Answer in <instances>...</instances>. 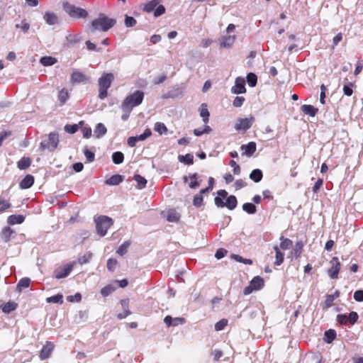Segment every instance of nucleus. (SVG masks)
I'll return each instance as SVG.
<instances>
[{"mask_svg": "<svg viewBox=\"0 0 363 363\" xmlns=\"http://www.w3.org/2000/svg\"><path fill=\"white\" fill-rule=\"evenodd\" d=\"M25 220L22 215H11L8 218V223L10 225L21 224Z\"/></svg>", "mask_w": 363, "mask_h": 363, "instance_id": "29", "label": "nucleus"}, {"mask_svg": "<svg viewBox=\"0 0 363 363\" xmlns=\"http://www.w3.org/2000/svg\"><path fill=\"white\" fill-rule=\"evenodd\" d=\"M114 79V75L112 73H104L99 79V98L104 99L108 96V89Z\"/></svg>", "mask_w": 363, "mask_h": 363, "instance_id": "4", "label": "nucleus"}, {"mask_svg": "<svg viewBox=\"0 0 363 363\" xmlns=\"http://www.w3.org/2000/svg\"><path fill=\"white\" fill-rule=\"evenodd\" d=\"M136 23H137V21L133 17L125 15V25L126 27H128V28L133 27L134 26L136 25Z\"/></svg>", "mask_w": 363, "mask_h": 363, "instance_id": "53", "label": "nucleus"}, {"mask_svg": "<svg viewBox=\"0 0 363 363\" xmlns=\"http://www.w3.org/2000/svg\"><path fill=\"white\" fill-rule=\"evenodd\" d=\"M63 9L66 13H67L72 18H85L88 16V12L85 9L77 7L68 2H65L63 4Z\"/></svg>", "mask_w": 363, "mask_h": 363, "instance_id": "6", "label": "nucleus"}, {"mask_svg": "<svg viewBox=\"0 0 363 363\" xmlns=\"http://www.w3.org/2000/svg\"><path fill=\"white\" fill-rule=\"evenodd\" d=\"M40 62L43 66H51L57 62V59L51 56H45L40 58Z\"/></svg>", "mask_w": 363, "mask_h": 363, "instance_id": "34", "label": "nucleus"}, {"mask_svg": "<svg viewBox=\"0 0 363 363\" xmlns=\"http://www.w3.org/2000/svg\"><path fill=\"white\" fill-rule=\"evenodd\" d=\"M274 250L276 252V255H275L276 260L274 262V264L277 266H279L284 262V254L281 252L279 247L277 245L274 247Z\"/></svg>", "mask_w": 363, "mask_h": 363, "instance_id": "28", "label": "nucleus"}, {"mask_svg": "<svg viewBox=\"0 0 363 363\" xmlns=\"http://www.w3.org/2000/svg\"><path fill=\"white\" fill-rule=\"evenodd\" d=\"M217 195L218 196L214 199V202L217 207H226L231 211L236 208L238 201L235 196L230 195L228 196V192L224 189L218 190Z\"/></svg>", "mask_w": 363, "mask_h": 363, "instance_id": "2", "label": "nucleus"}, {"mask_svg": "<svg viewBox=\"0 0 363 363\" xmlns=\"http://www.w3.org/2000/svg\"><path fill=\"white\" fill-rule=\"evenodd\" d=\"M87 80L86 77L78 70H74L71 74V82L72 84L81 83Z\"/></svg>", "mask_w": 363, "mask_h": 363, "instance_id": "17", "label": "nucleus"}, {"mask_svg": "<svg viewBox=\"0 0 363 363\" xmlns=\"http://www.w3.org/2000/svg\"><path fill=\"white\" fill-rule=\"evenodd\" d=\"M231 91L236 94L246 92L245 82L243 78H236L235 85L232 87Z\"/></svg>", "mask_w": 363, "mask_h": 363, "instance_id": "11", "label": "nucleus"}, {"mask_svg": "<svg viewBox=\"0 0 363 363\" xmlns=\"http://www.w3.org/2000/svg\"><path fill=\"white\" fill-rule=\"evenodd\" d=\"M242 210L249 214H254L257 208L255 205L252 203H245L242 205Z\"/></svg>", "mask_w": 363, "mask_h": 363, "instance_id": "44", "label": "nucleus"}, {"mask_svg": "<svg viewBox=\"0 0 363 363\" xmlns=\"http://www.w3.org/2000/svg\"><path fill=\"white\" fill-rule=\"evenodd\" d=\"M97 233L100 236H104L108 228L113 225V220L106 216H100L94 219Z\"/></svg>", "mask_w": 363, "mask_h": 363, "instance_id": "5", "label": "nucleus"}, {"mask_svg": "<svg viewBox=\"0 0 363 363\" xmlns=\"http://www.w3.org/2000/svg\"><path fill=\"white\" fill-rule=\"evenodd\" d=\"M203 196H201L199 194L194 196V200H193V203L195 206L200 207L203 204Z\"/></svg>", "mask_w": 363, "mask_h": 363, "instance_id": "60", "label": "nucleus"}, {"mask_svg": "<svg viewBox=\"0 0 363 363\" xmlns=\"http://www.w3.org/2000/svg\"><path fill=\"white\" fill-rule=\"evenodd\" d=\"M152 135L151 130L149 128H147L145 130L144 133L143 134H140V135H137L136 138L138 141L145 140L147 138H149Z\"/></svg>", "mask_w": 363, "mask_h": 363, "instance_id": "59", "label": "nucleus"}, {"mask_svg": "<svg viewBox=\"0 0 363 363\" xmlns=\"http://www.w3.org/2000/svg\"><path fill=\"white\" fill-rule=\"evenodd\" d=\"M250 284L252 285L255 290H259L264 286V282L262 278L257 276L251 280Z\"/></svg>", "mask_w": 363, "mask_h": 363, "instance_id": "26", "label": "nucleus"}, {"mask_svg": "<svg viewBox=\"0 0 363 363\" xmlns=\"http://www.w3.org/2000/svg\"><path fill=\"white\" fill-rule=\"evenodd\" d=\"M179 218L180 216L175 210H170L168 211L167 220L169 222H178Z\"/></svg>", "mask_w": 363, "mask_h": 363, "instance_id": "37", "label": "nucleus"}, {"mask_svg": "<svg viewBox=\"0 0 363 363\" xmlns=\"http://www.w3.org/2000/svg\"><path fill=\"white\" fill-rule=\"evenodd\" d=\"M247 82L250 86L254 87L256 86L257 82V77L255 74L254 73H249L247 75Z\"/></svg>", "mask_w": 363, "mask_h": 363, "instance_id": "46", "label": "nucleus"}, {"mask_svg": "<svg viewBox=\"0 0 363 363\" xmlns=\"http://www.w3.org/2000/svg\"><path fill=\"white\" fill-rule=\"evenodd\" d=\"M242 150H244L242 155L247 157H251L257 150V145L255 142H250L247 145H242L240 147Z\"/></svg>", "mask_w": 363, "mask_h": 363, "instance_id": "16", "label": "nucleus"}, {"mask_svg": "<svg viewBox=\"0 0 363 363\" xmlns=\"http://www.w3.org/2000/svg\"><path fill=\"white\" fill-rule=\"evenodd\" d=\"M323 185V179L319 178L315 183L314 184L313 186L312 187V191L314 194H317L318 191L322 188Z\"/></svg>", "mask_w": 363, "mask_h": 363, "instance_id": "56", "label": "nucleus"}, {"mask_svg": "<svg viewBox=\"0 0 363 363\" xmlns=\"http://www.w3.org/2000/svg\"><path fill=\"white\" fill-rule=\"evenodd\" d=\"M59 143V135L57 133L52 132L48 135V138L45 141L40 143V148L42 150H48L50 151H54Z\"/></svg>", "mask_w": 363, "mask_h": 363, "instance_id": "7", "label": "nucleus"}, {"mask_svg": "<svg viewBox=\"0 0 363 363\" xmlns=\"http://www.w3.org/2000/svg\"><path fill=\"white\" fill-rule=\"evenodd\" d=\"M164 323L166 324L167 327L170 326H177L179 325H182L185 323V318L182 317H178L173 318L170 315H167L164 318Z\"/></svg>", "mask_w": 363, "mask_h": 363, "instance_id": "13", "label": "nucleus"}, {"mask_svg": "<svg viewBox=\"0 0 363 363\" xmlns=\"http://www.w3.org/2000/svg\"><path fill=\"white\" fill-rule=\"evenodd\" d=\"M199 113L200 116L203 119L204 124H207L209 121L210 113L208 111V106L206 104H201L199 107Z\"/></svg>", "mask_w": 363, "mask_h": 363, "instance_id": "19", "label": "nucleus"}, {"mask_svg": "<svg viewBox=\"0 0 363 363\" xmlns=\"http://www.w3.org/2000/svg\"><path fill=\"white\" fill-rule=\"evenodd\" d=\"M13 233L14 231L10 227H5L1 231V237L5 242H8Z\"/></svg>", "mask_w": 363, "mask_h": 363, "instance_id": "32", "label": "nucleus"}, {"mask_svg": "<svg viewBox=\"0 0 363 363\" xmlns=\"http://www.w3.org/2000/svg\"><path fill=\"white\" fill-rule=\"evenodd\" d=\"M354 299L356 301H363V290H357L354 293Z\"/></svg>", "mask_w": 363, "mask_h": 363, "instance_id": "64", "label": "nucleus"}, {"mask_svg": "<svg viewBox=\"0 0 363 363\" xmlns=\"http://www.w3.org/2000/svg\"><path fill=\"white\" fill-rule=\"evenodd\" d=\"M232 257L235 259L237 262L244 263L245 264H252V261L250 259H244L241 256L238 255H233Z\"/></svg>", "mask_w": 363, "mask_h": 363, "instance_id": "58", "label": "nucleus"}, {"mask_svg": "<svg viewBox=\"0 0 363 363\" xmlns=\"http://www.w3.org/2000/svg\"><path fill=\"white\" fill-rule=\"evenodd\" d=\"M229 165L233 167V173L235 174H239L240 173L241 169L240 167L237 164L235 160H230L229 162Z\"/></svg>", "mask_w": 363, "mask_h": 363, "instance_id": "62", "label": "nucleus"}, {"mask_svg": "<svg viewBox=\"0 0 363 363\" xmlns=\"http://www.w3.org/2000/svg\"><path fill=\"white\" fill-rule=\"evenodd\" d=\"M153 11H154V16L155 18H157V17L163 15L165 13L166 9L163 5L159 4L158 6H157V7L155 8V9Z\"/></svg>", "mask_w": 363, "mask_h": 363, "instance_id": "52", "label": "nucleus"}, {"mask_svg": "<svg viewBox=\"0 0 363 363\" xmlns=\"http://www.w3.org/2000/svg\"><path fill=\"white\" fill-rule=\"evenodd\" d=\"M211 130H212L211 128L209 125H207L206 124V125H205V127H204V128L203 130H201V129H199V128L194 129V134L196 136H201L203 134L211 133Z\"/></svg>", "mask_w": 363, "mask_h": 363, "instance_id": "47", "label": "nucleus"}, {"mask_svg": "<svg viewBox=\"0 0 363 363\" xmlns=\"http://www.w3.org/2000/svg\"><path fill=\"white\" fill-rule=\"evenodd\" d=\"M337 321L342 325H345L349 323L348 317L346 314H338L337 315Z\"/></svg>", "mask_w": 363, "mask_h": 363, "instance_id": "57", "label": "nucleus"}, {"mask_svg": "<svg viewBox=\"0 0 363 363\" xmlns=\"http://www.w3.org/2000/svg\"><path fill=\"white\" fill-rule=\"evenodd\" d=\"M303 244L301 241H298L296 242L295 247L292 252L295 258H298L301 256L303 251Z\"/></svg>", "mask_w": 363, "mask_h": 363, "instance_id": "43", "label": "nucleus"}, {"mask_svg": "<svg viewBox=\"0 0 363 363\" xmlns=\"http://www.w3.org/2000/svg\"><path fill=\"white\" fill-rule=\"evenodd\" d=\"M31 162L32 160L30 157H23L17 162V167L22 170L26 169L30 166Z\"/></svg>", "mask_w": 363, "mask_h": 363, "instance_id": "27", "label": "nucleus"}, {"mask_svg": "<svg viewBox=\"0 0 363 363\" xmlns=\"http://www.w3.org/2000/svg\"><path fill=\"white\" fill-rule=\"evenodd\" d=\"M112 160L114 164H121L124 160V155L121 152H115L112 155Z\"/></svg>", "mask_w": 363, "mask_h": 363, "instance_id": "42", "label": "nucleus"}, {"mask_svg": "<svg viewBox=\"0 0 363 363\" xmlns=\"http://www.w3.org/2000/svg\"><path fill=\"white\" fill-rule=\"evenodd\" d=\"M117 264H118V262L116 259L110 258L107 261V265H106L107 269L109 271L113 272L115 269Z\"/></svg>", "mask_w": 363, "mask_h": 363, "instance_id": "61", "label": "nucleus"}, {"mask_svg": "<svg viewBox=\"0 0 363 363\" xmlns=\"http://www.w3.org/2000/svg\"><path fill=\"white\" fill-rule=\"evenodd\" d=\"M116 289V287L114 286L112 284H108L106 286L103 287L101 289V294L104 296H108L111 294H112L115 290Z\"/></svg>", "mask_w": 363, "mask_h": 363, "instance_id": "40", "label": "nucleus"}, {"mask_svg": "<svg viewBox=\"0 0 363 363\" xmlns=\"http://www.w3.org/2000/svg\"><path fill=\"white\" fill-rule=\"evenodd\" d=\"M340 291L336 290L333 294H328L325 296V300L323 306V310L326 311L333 305V301L335 298L340 296Z\"/></svg>", "mask_w": 363, "mask_h": 363, "instance_id": "14", "label": "nucleus"}, {"mask_svg": "<svg viewBox=\"0 0 363 363\" xmlns=\"http://www.w3.org/2000/svg\"><path fill=\"white\" fill-rule=\"evenodd\" d=\"M280 240L281 243L279 249H281L283 250H286L289 249L293 245V242L290 239L285 238L283 236L280 238Z\"/></svg>", "mask_w": 363, "mask_h": 363, "instance_id": "38", "label": "nucleus"}, {"mask_svg": "<svg viewBox=\"0 0 363 363\" xmlns=\"http://www.w3.org/2000/svg\"><path fill=\"white\" fill-rule=\"evenodd\" d=\"M199 176L197 173H194L190 174L189 177L184 176L183 181L184 182H187L188 179H190L191 182L189 184V186L191 189H196L200 186V182H199Z\"/></svg>", "mask_w": 363, "mask_h": 363, "instance_id": "15", "label": "nucleus"}, {"mask_svg": "<svg viewBox=\"0 0 363 363\" xmlns=\"http://www.w3.org/2000/svg\"><path fill=\"white\" fill-rule=\"evenodd\" d=\"M133 179L137 182V188L138 189H143L146 186L147 180L140 174H135Z\"/></svg>", "mask_w": 363, "mask_h": 363, "instance_id": "31", "label": "nucleus"}, {"mask_svg": "<svg viewBox=\"0 0 363 363\" xmlns=\"http://www.w3.org/2000/svg\"><path fill=\"white\" fill-rule=\"evenodd\" d=\"M79 129V127H78V125L77 124H73V125H69V124H67L65 126V130L68 133H70V134H74Z\"/></svg>", "mask_w": 363, "mask_h": 363, "instance_id": "55", "label": "nucleus"}, {"mask_svg": "<svg viewBox=\"0 0 363 363\" xmlns=\"http://www.w3.org/2000/svg\"><path fill=\"white\" fill-rule=\"evenodd\" d=\"M331 267L328 269V273L331 279H335L338 277V274L340 269V262L337 257H334L330 260Z\"/></svg>", "mask_w": 363, "mask_h": 363, "instance_id": "9", "label": "nucleus"}, {"mask_svg": "<svg viewBox=\"0 0 363 363\" xmlns=\"http://www.w3.org/2000/svg\"><path fill=\"white\" fill-rule=\"evenodd\" d=\"M30 280L29 278L25 277L21 279L17 284V288L19 290L28 288L30 286Z\"/></svg>", "mask_w": 363, "mask_h": 363, "instance_id": "48", "label": "nucleus"}, {"mask_svg": "<svg viewBox=\"0 0 363 363\" xmlns=\"http://www.w3.org/2000/svg\"><path fill=\"white\" fill-rule=\"evenodd\" d=\"M74 262H70L65 265L63 268L57 269L55 271V278L57 279H60L67 277L73 270Z\"/></svg>", "mask_w": 363, "mask_h": 363, "instance_id": "10", "label": "nucleus"}, {"mask_svg": "<svg viewBox=\"0 0 363 363\" xmlns=\"http://www.w3.org/2000/svg\"><path fill=\"white\" fill-rule=\"evenodd\" d=\"M130 245V242L126 241L123 242L117 250L116 253L119 255L123 256L127 252L128 248Z\"/></svg>", "mask_w": 363, "mask_h": 363, "instance_id": "50", "label": "nucleus"}, {"mask_svg": "<svg viewBox=\"0 0 363 363\" xmlns=\"http://www.w3.org/2000/svg\"><path fill=\"white\" fill-rule=\"evenodd\" d=\"M154 130L157 132L160 135L166 134L167 133V126L161 122H157L155 124Z\"/></svg>", "mask_w": 363, "mask_h": 363, "instance_id": "41", "label": "nucleus"}, {"mask_svg": "<svg viewBox=\"0 0 363 363\" xmlns=\"http://www.w3.org/2000/svg\"><path fill=\"white\" fill-rule=\"evenodd\" d=\"M54 345L50 342H47L46 344L43 347L40 352L39 357L41 360H45L50 356L53 349Z\"/></svg>", "mask_w": 363, "mask_h": 363, "instance_id": "12", "label": "nucleus"}, {"mask_svg": "<svg viewBox=\"0 0 363 363\" xmlns=\"http://www.w3.org/2000/svg\"><path fill=\"white\" fill-rule=\"evenodd\" d=\"M325 341L328 343H330L335 340V338L336 337V333L334 330H329L325 331Z\"/></svg>", "mask_w": 363, "mask_h": 363, "instance_id": "49", "label": "nucleus"}, {"mask_svg": "<svg viewBox=\"0 0 363 363\" xmlns=\"http://www.w3.org/2000/svg\"><path fill=\"white\" fill-rule=\"evenodd\" d=\"M347 317L348 321L351 325H354L357 322L359 318V315L355 311H351Z\"/></svg>", "mask_w": 363, "mask_h": 363, "instance_id": "54", "label": "nucleus"}, {"mask_svg": "<svg viewBox=\"0 0 363 363\" xmlns=\"http://www.w3.org/2000/svg\"><path fill=\"white\" fill-rule=\"evenodd\" d=\"M179 160L181 162H184L186 164H192L194 162V157L191 154H186L185 155L179 156Z\"/></svg>", "mask_w": 363, "mask_h": 363, "instance_id": "45", "label": "nucleus"}, {"mask_svg": "<svg viewBox=\"0 0 363 363\" xmlns=\"http://www.w3.org/2000/svg\"><path fill=\"white\" fill-rule=\"evenodd\" d=\"M161 1L162 0H150L143 5L142 9L144 12L150 13L155 9Z\"/></svg>", "mask_w": 363, "mask_h": 363, "instance_id": "21", "label": "nucleus"}, {"mask_svg": "<svg viewBox=\"0 0 363 363\" xmlns=\"http://www.w3.org/2000/svg\"><path fill=\"white\" fill-rule=\"evenodd\" d=\"M123 181V177L121 174H114L105 181L108 185H118Z\"/></svg>", "mask_w": 363, "mask_h": 363, "instance_id": "25", "label": "nucleus"}, {"mask_svg": "<svg viewBox=\"0 0 363 363\" xmlns=\"http://www.w3.org/2000/svg\"><path fill=\"white\" fill-rule=\"evenodd\" d=\"M301 109L304 114L308 115L312 117H314L318 112V108L314 107L312 105H302Z\"/></svg>", "mask_w": 363, "mask_h": 363, "instance_id": "23", "label": "nucleus"}, {"mask_svg": "<svg viewBox=\"0 0 363 363\" xmlns=\"http://www.w3.org/2000/svg\"><path fill=\"white\" fill-rule=\"evenodd\" d=\"M254 118H240L238 119L237 123L235 125V128L238 131H246L247 130L250 129L253 123Z\"/></svg>", "mask_w": 363, "mask_h": 363, "instance_id": "8", "label": "nucleus"}, {"mask_svg": "<svg viewBox=\"0 0 363 363\" xmlns=\"http://www.w3.org/2000/svg\"><path fill=\"white\" fill-rule=\"evenodd\" d=\"M228 321L225 318H223V319L220 320L218 322H217L215 324V330L217 331L223 330L225 328V326L228 325Z\"/></svg>", "mask_w": 363, "mask_h": 363, "instance_id": "51", "label": "nucleus"}, {"mask_svg": "<svg viewBox=\"0 0 363 363\" xmlns=\"http://www.w3.org/2000/svg\"><path fill=\"white\" fill-rule=\"evenodd\" d=\"M69 95L67 90H66L65 89H61L58 94V99L60 102V105L65 104V102L69 99Z\"/></svg>", "mask_w": 363, "mask_h": 363, "instance_id": "39", "label": "nucleus"}, {"mask_svg": "<svg viewBox=\"0 0 363 363\" xmlns=\"http://www.w3.org/2000/svg\"><path fill=\"white\" fill-rule=\"evenodd\" d=\"M235 36H228L225 37L221 41H220V47L221 48H229L235 42Z\"/></svg>", "mask_w": 363, "mask_h": 363, "instance_id": "36", "label": "nucleus"}, {"mask_svg": "<svg viewBox=\"0 0 363 363\" xmlns=\"http://www.w3.org/2000/svg\"><path fill=\"white\" fill-rule=\"evenodd\" d=\"M116 23L115 18H109L104 13H99L98 18L93 20L91 23L90 29L91 32L96 30L106 32L113 27Z\"/></svg>", "mask_w": 363, "mask_h": 363, "instance_id": "1", "label": "nucleus"}, {"mask_svg": "<svg viewBox=\"0 0 363 363\" xmlns=\"http://www.w3.org/2000/svg\"><path fill=\"white\" fill-rule=\"evenodd\" d=\"M145 94L143 91L136 90L133 94L128 95L122 101L121 109L133 111V108L138 106L143 103Z\"/></svg>", "mask_w": 363, "mask_h": 363, "instance_id": "3", "label": "nucleus"}, {"mask_svg": "<svg viewBox=\"0 0 363 363\" xmlns=\"http://www.w3.org/2000/svg\"><path fill=\"white\" fill-rule=\"evenodd\" d=\"M43 18L48 25L53 26L58 23V17L53 12H45Z\"/></svg>", "mask_w": 363, "mask_h": 363, "instance_id": "18", "label": "nucleus"}, {"mask_svg": "<svg viewBox=\"0 0 363 363\" xmlns=\"http://www.w3.org/2000/svg\"><path fill=\"white\" fill-rule=\"evenodd\" d=\"M263 177L262 172L259 169H253L250 174V178L255 182H259Z\"/></svg>", "mask_w": 363, "mask_h": 363, "instance_id": "30", "label": "nucleus"}, {"mask_svg": "<svg viewBox=\"0 0 363 363\" xmlns=\"http://www.w3.org/2000/svg\"><path fill=\"white\" fill-rule=\"evenodd\" d=\"M34 183V177L30 174H27L20 182L19 186L21 189H26L33 186Z\"/></svg>", "mask_w": 363, "mask_h": 363, "instance_id": "20", "label": "nucleus"}, {"mask_svg": "<svg viewBox=\"0 0 363 363\" xmlns=\"http://www.w3.org/2000/svg\"><path fill=\"white\" fill-rule=\"evenodd\" d=\"M47 303H59L62 304L63 303V296L61 294H58L46 298Z\"/></svg>", "mask_w": 363, "mask_h": 363, "instance_id": "35", "label": "nucleus"}, {"mask_svg": "<svg viewBox=\"0 0 363 363\" xmlns=\"http://www.w3.org/2000/svg\"><path fill=\"white\" fill-rule=\"evenodd\" d=\"M106 132H107V129H106V126L101 123H98L96 125L94 130V136L96 138H101L106 133Z\"/></svg>", "mask_w": 363, "mask_h": 363, "instance_id": "24", "label": "nucleus"}, {"mask_svg": "<svg viewBox=\"0 0 363 363\" xmlns=\"http://www.w3.org/2000/svg\"><path fill=\"white\" fill-rule=\"evenodd\" d=\"M245 99L243 96H236L233 102V105L235 107H240L242 106Z\"/></svg>", "mask_w": 363, "mask_h": 363, "instance_id": "63", "label": "nucleus"}, {"mask_svg": "<svg viewBox=\"0 0 363 363\" xmlns=\"http://www.w3.org/2000/svg\"><path fill=\"white\" fill-rule=\"evenodd\" d=\"M356 87L354 82H348L345 79L342 88L343 93L347 96H351L353 94V89Z\"/></svg>", "mask_w": 363, "mask_h": 363, "instance_id": "22", "label": "nucleus"}, {"mask_svg": "<svg viewBox=\"0 0 363 363\" xmlns=\"http://www.w3.org/2000/svg\"><path fill=\"white\" fill-rule=\"evenodd\" d=\"M18 307V304L13 301H9L2 307V311L4 313H9L15 311Z\"/></svg>", "mask_w": 363, "mask_h": 363, "instance_id": "33", "label": "nucleus"}]
</instances>
